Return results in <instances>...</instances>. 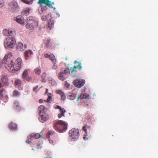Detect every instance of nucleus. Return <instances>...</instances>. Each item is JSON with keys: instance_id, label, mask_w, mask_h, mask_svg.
Returning <instances> with one entry per match:
<instances>
[{"instance_id": "nucleus-1", "label": "nucleus", "mask_w": 158, "mask_h": 158, "mask_svg": "<svg viewBox=\"0 0 158 158\" xmlns=\"http://www.w3.org/2000/svg\"><path fill=\"white\" fill-rule=\"evenodd\" d=\"M10 54L6 55L2 60V64H4L5 68L10 72H14L19 70L22 66V60L20 58H18L14 61L10 56Z\"/></svg>"}, {"instance_id": "nucleus-2", "label": "nucleus", "mask_w": 158, "mask_h": 158, "mask_svg": "<svg viewBox=\"0 0 158 158\" xmlns=\"http://www.w3.org/2000/svg\"><path fill=\"white\" fill-rule=\"evenodd\" d=\"M55 130L59 132H63L67 129V124L63 120L56 121L53 125Z\"/></svg>"}, {"instance_id": "nucleus-3", "label": "nucleus", "mask_w": 158, "mask_h": 158, "mask_svg": "<svg viewBox=\"0 0 158 158\" xmlns=\"http://www.w3.org/2000/svg\"><path fill=\"white\" fill-rule=\"evenodd\" d=\"M26 22V27L30 30H34L38 25L37 22L32 17H28L27 19Z\"/></svg>"}, {"instance_id": "nucleus-4", "label": "nucleus", "mask_w": 158, "mask_h": 158, "mask_svg": "<svg viewBox=\"0 0 158 158\" xmlns=\"http://www.w3.org/2000/svg\"><path fill=\"white\" fill-rule=\"evenodd\" d=\"M22 1L26 4H30L32 3L33 0H22ZM38 3L40 6H41L43 4H44L49 7H52V5L54 4L53 2H51L49 0H39Z\"/></svg>"}, {"instance_id": "nucleus-5", "label": "nucleus", "mask_w": 158, "mask_h": 158, "mask_svg": "<svg viewBox=\"0 0 158 158\" xmlns=\"http://www.w3.org/2000/svg\"><path fill=\"white\" fill-rule=\"evenodd\" d=\"M16 41L14 38L7 37L5 40L4 46L5 48H12L14 47Z\"/></svg>"}, {"instance_id": "nucleus-6", "label": "nucleus", "mask_w": 158, "mask_h": 158, "mask_svg": "<svg viewBox=\"0 0 158 158\" xmlns=\"http://www.w3.org/2000/svg\"><path fill=\"white\" fill-rule=\"evenodd\" d=\"M69 135L72 139L76 140L79 136V130L78 129L72 128L69 131Z\"/></svg>"}, {"instance_id": "nucleus-7", "label": "nucleus", "mask_w": 158, "mask_h": 158, "mask_svg": "<svg viewBox=\"0 0 158 158\" xmlns=\"http://www.w3.org/2000/svg\"><path fill=\"white\" fill-rule=\"evenodd\" d=\"M85 82V80L83 79H78L74 80L73 82V83L75 87L80 88L83 86Z\"/></svg>"}, {"instance_id": "nucleus-8", "label": "nucleus", "mask_w": 158, "mask_h": 158, "mask_svg": "<svg viewBox=\"0 0 158 158\" xmlns=\"http://www.w3.org/2000/svg\"><path fill=\"white\" fill-rule=\"evenodd\" d=\"M28 69H26L23 71L22 74V78L23 80L29 81H31L32 78L28 75Z\"/></svg>"}, {"instance_id": "nucleus-9", "label": "nucleus", "mask_w": 158, "mask_h": 158, "mask_svg": "<svg viewBox=\"0 0 158 158\" xmlns=\"http://www.w3.org/2000/svg\"><path fill=\"white\" fill-rule=\"evenodd\" d=\"M55 109H60V114L58 115V117L59 118H61L62 116H64V114L66 112V110L64 108H62L59 105H56L55 107Z\"/></svg>"}, {"instance_id": "nucleus-10", "label": "nucleus", "mask_w": 158, "mask_h": 158, "mask_svg": "<svg viewBox=\"0 0 158 158\" xmlns=\"http://www.w3.org/2000/svg\"><path fill=\"white\" fill-rule=\"evenodd\" d=\"M74 64H78L77 65L74 66L73 67H71L70 69L71 70V72H73L76 71L77 69H78L79 70L81 69L82 67L81 65V63L80 62H78L77 60H75L74 62Z\"/></svg>"}, {"instance_id": "nucleus-11", "label": "nucleus", "mask_w": 158, "mask_h": 158, "mask_svg": "<svg viewBox=\"0 0 158 158\" xmlns=\"http://www.w3.org/2000/svg\"><path fill=\"white\" fill-rule=\"evenodd\" d=\"M40 117H39L40 121L42 123H44L48 119V116L47 113L39 114Z\"/></svg>"}, {"instance_id": "nucleus-12", "label": "nucleus", "mask_w": 158, "mask_h": 158, "mask_svg": "<svg viewBox=\"0 0 158 158\" xmlns=\"http://www.w3.org/2000/svg\"><path fill=\"white\" fill-rule=\"evenodd\" d=\"M42 135L39 133H32L28 137L27 139L30 140L42 138Z\"/></svg>"}, {"instance_id": "nucleus-13", "label": "nucleus", "mask_w": 158, "mask_h": 158, "mask_svg": "<svg viewBox=\"0 0 158 158\" xmlns=\"http://www.w3.org/2000/svg\"><path fill=\"white\" fill-rule=\"evenodd\" d=\"M44 56L45 58H49L53 63L56 62V59L54 55L51 53L44 54Z\"/></svg>"}, {"instance_id": "nucleus-14", "label": "nucleus", "mask_w": 158, "mask_h": 158, "mask_svg": "<svg viewBox=\"0 0 158 158\" xmlns=\"http://www.w3.org/2000/svg\"><path fill=\"white\" fill-rule=\"evenodd\" d=\"M27 48V46L25 44L24 46L21 43H19L16 47V49L18 51H23Z\"/></svg>"}, {"instance_id": "nucleus-15", "label": "nucleus", "mask_w": 158, "mask_h": 158, "mask_svg": "<svg viewBox=\"0 0 158 158\" xmlns=\"http://www.w3.org/2000/svg\"><path fill=\"white\" fill-rule=\"evenodd\" d=\"M15 20L17 23L23 25L24 24V19L21 16H18L15 18H14Z\"/></svg>"}, {"instance_id": "nucleus-16", "label": "nucleus", "mask_w": 158, "mask_h": 158, "mask_svg": "<svg viewBox=\"0 0 158 158\" xmlns=\"http://www.w3.org/2000/svg\"><path fill=\"white\" fill-rule=\"evenodd\" d=\"M32 54L33 52L31 50H28L25 51L24 53L25 59L26 60L28 59Z\"/></svg>"}, {"instance_id": "nucleus-17", "label": "nucleus", "mask_w": 158, "mask_h": 158, "mask_svg": "<svg viewBox=\"0 0 158 158\" xmlns=\"http://www.w3.org/2000/svg\"><path fill=\"white\" fill-rule=\"evenodd\" d=\"M52 42L51 41L50 39L47 38L44 42L45 46L47 48H49L52 46Z\"/></svg>"}, {"instance_id": "nucleus-18", "label": "nucleus", "mask_w": 158, "mask_h": 158, "mask_svg": "<svg viewBox=\"0 0 158 158\" xmlns=\"http://www.w3.org/2000/svg\"><path fill=\"white\" fill-rule=\"evenodd\" d=\"M46 107L43 105H41L38 107V110L39 111V114L46 113Z\"/></svg>"}, {"instance_id": "nucleus-19", "label": "nucleus", "mask_w": 158, "mask_h": 158, "mask_svg": "<svg viewBox=\"0 0 158 158\" xmlns=\"http://www.w3.org/2000/svg\"><path fill=\"white\" fill-rule=\"evenodd\" d=\"M4 96L6 98H8L7 92L4 89H3L0 90V96L1 99L3 98Z\"/></svg>"}, {"instance_id": "nucleus-20", "label": "nucleus", "mask_w": 158, "mask_h": 158, "mask_svg": "<svg viewBox=\"0 0 158 158\" xmlns=\"http://www.w3.org/2000/svg\"><path fill=\"white\" fill-rule=\"evenodd\" d=\"M89 95L88 94H81L80 96L78 97L77 100H79V99H88L89 98Z\"/></svg>"}, {"instance_id": "nucleus-21", "label": "nucleus", "mask_w": 158, "mask_h": 158, "mask_svg": "<svg viewBox=\"0 0 158 158\" xmlns=\"http://www.w3.org/2000/svg\"><path fill=\"white\" fill-rule=\"evenodd\" d=\"M9 128L10 130H15L17 129V124L12 122L10 123L9 124Z\"/></svg>"}, {"instance_id": "nucleus-22", "label": "nucleus", "mask_w": 158, "mask_h": 158, "mask_svg": "<svg viewBox=\"0 0 158 158\" xmlns=\"http://www.w3.org/2000/svg\"><path fill=\"white\" fill-rule=\"evenodd\" d=\"M1 81L6 85H7L8 84V79L6 77L2 76L1 78Z\"/></svg>"}, {"instance_id": "nucleus-23", "label": "nucleus", "mask_w": 158, "mask_h": 158, "mask_svg": "<svg viewBox=\"0 0 158 158\" xmlns=\"http://www.w3.org/2000/svg\"><path fill=\"white\" fill-rule=\"evenodd\" d=\"M54 26V22L53 20L50 19L48 22V27L50 29L52 28Z\"/></svg>"}, {"instance_id": "nucleus-24", "label": "nucleus", "mask_w": 158, "mask_h": 158, "mask_svg": "<svg viewBox=\"0 0 158 158\" xmlns=\"http://www.w3.org/2000/svg\"><path fill=\"white\" fill-rule=\"evenodd\" d=\"M55 134V133L54 131H50L48 132L47 134V138L48 139H50V135H53Z\"/></svg>"}, {"instance_id": "nucleus-25", "label": "nucleus", "mask_w": 158, "mask_h": 158, "mask_svg": "<svg viewBox=\"0 0 158 158\" xmlns=\"http://www.w3.org/2000/svg\"><path fill=\"white\" fill-rule=\"evenodd\" d=\"M62 72H60L59 74V78L61 80L64 81L65 79L62 73Z\"/></svg>"}, {"instance_id": "nucleus-26", "label": "nucleus", "mask_w": 158, "mask_h": 158, "mask_svg": "<svg viewBox=\"0 0 158 158\" xmlns=\"http://www.w3.org/2000/svg\"><path fill=\"white\" fill-rule=\"evenodd\" d=\"M52 95L51 93H49L48 95V98L47 100V102L50 103L51 102L52 100Z\"/></svg>"}, {"instance_id": "nucleus-27", "label": "nucleus", "mask_w": 158, "mask_h": 158, "mask_svg": "<svg viewBox=\"0 0 158 158\" xmlns=\"http://www.w3.org/2000/svg\"><path fill=\"white\" fill-rule=\"evenodd\" d=\"M90 126H88L87 124H85L82 128V130H83L86 133H87V129L86 128H89L90 127Z\"/></svg>"}, {"instance_id": "nucleus-28", "label": "nucleus", "mask_w": 158, "mask_h": 158, "mask_svg": "<svg viewBox=\"0 0 158 158\" xmlns=\"http://www.w3.org/2000/svg\"><path fill=\"white\" fill-rule=\"evenodd\" d=\"M21 14L23 15H25L27 16L29 14V11L28 10L23 11L22 12Z\"/></svg>"}, {"instance_id": "nucleus-29", "label": "nucleus", "mask_w": 158, "mask_h": 158, "mask_svg": "<svg viewBox=\"0 0 158 158\" xmlns=\"http://www.w3.org/2000/svg\"><path fill=\"white\" fill-rule=\"evenodd\" d=\"M20 93L19 92L16 90H14L13 92V95L14 96L16 97L19 96L20 95Z\"/></svg>"}, {"instance_id": "nucleus-30", "label": "nucleus", "mask_w": 158, "mask_h": 158, "mask_svg": "<svg viewBox=\"0 0 158 158\" xmlns=\"http://www.w3.org/2000/svg\"><path fill=\"white\" fill-rule=\"evenodd\" d=\"M60 72H62V73L64 74H66L67 73H69V70L68 69H66L64 70H62Z\"/></svg>"}, {"instance_id": "nucleus-31", "label": "nucleus", "mask_w": 158, "mask_h": 158, "mask_svg": "<svg viewBox=\"0 0 158 158\" xmlns=\"http://www.w3.org/2000/svg\"><path fill=\"white\" fill-rule=\"evenodd\" d=\"M35 72L36 74L39 75L41 72V71L40 68H37L35 69Z\"/></svg>"}, {"instance_id": "nucleus-32", "label": "nucleus", "mask_w": 158, "mask_h": 158, "mask_svg": "<svg viewBox=\"0 0 158 158\" xmlns=\"http://www.w3.org/2000/svg\"><path fill=\"white\" fill-rule=\"evenodd\" d=\"M21 81L19 79H16L15 81V85H19L21 84Z\"/></svg>"}, {"instance_id": "nucleus-33", "label": "nucleus", "mask_w": 158, "mask_h": 158, "mask_svg": "<svg viewBox=\"0 0 158 158\" xmlns=\"http://www.w3.org/2000/svg\"><path fill=\"white\" fill-rule=\"evenodd\" d=\"M14 106L15 108H16L17 109H19V103L17 101H15L14 104Z\"/></svg>"}, {"instance_id": "nucleus-34", "label": "nucleus", "mask_w": 158, "mask_h": 158, "mask_svg": "<svg viewBox=\"0 0 158 158\" xmlns=\"http://www.w3.org/2000/svg\"><path fill=\"white\" fill-rule=\"evenodd\" d=\"M3 34L6 36H8L9 35L8 30L6 29L4 30L3 31Z\"/></svg>"}, {"instance_id": "nucleus-35", "label": "nucleus", "mask_w": 158, "mask_h": 158, "mask_svg": "<svg viewBox=\"0 0 158 158\" xmlns=\"http://www.w3.org/2000/svg\"><path fill=\"white\" fill-rule=\"evenodd\" d=\"M8 32L9 33V35L10 36H12L14 33L15 32L11 29H10L8 30Z\"/></svg>"}, {"instance_id": "nucleus-36", "label": "nucleus", "mask_w": 158, "mask_h": 158, "mask_svg": "<svg viewBox=\"0 0 158 158\" xmlns=\"http://www.w3.org/2000/svg\"><path fill=\"white\" fill-rule=\"evenodd\" d=\"M10 4H12L13 6H14L15 7H17L18 6L17 3L15 1H13L10 2Z\"/></svg>"}, {"instance_id": "nucleus-37", "label": "nucleus", "mask_w": 158, "mask_h": 158, "mask_svg": "<svg viewBox=\"0 0 158 158\" xmlns=\"http://www.w3.org/2000/svg\"><path fill=\"white\" fill-rule=\"evenodd\" d=\"M49 82L52 84V85H56V82L54 80H51L49 81Z\"/></svg>"}, {"instance_id": "nucleus-38", "label": "nucleus", "mask_w": 158, "mask_h": 158, "mask_svg": "<svg viewBox=\"0 0 158 158\" xmlns=\"http://www.w3.org/2000/svg\"><path fill=\"white\" fill-rule=\"evenodd\" d=\"M61 99L63 100H64L66 98V96L64 94V93H63V94L60 95Z\"/></svg>"}, {"instance_id": "nucleus-39", "label": "nucleus", "mask_w": 158, "mask_h": 158, "mask_svg": "<svg viewBox=\"0 0 158 158\" xmlns=\"http://www.w3.org/2000/svg\"><path fill=\"white\" fill-rule=\"evenodd\" d=\"M47 18L46 16L44 15L42 17L41 19L43 21H45L47 20Z\"/></svg>"}, {"instance_id": "nucleus-40", "label": "nucleus", "mask_w": 158, "mask_h": 158, "mask_svg": "<svg viewBox=\"0 0 158 158\" xmlns=\"http://www.w3.org/2000/svg\"><path fill=\"white\" fill-rule=\"evenodd\" d=\"M56 92L57 94H59L60 95H61V94H63V93H64L62 91L60 90H57Z\"/></svg>"}, {"instance_id": "nucleus-41", "label": "nucleus", "mask_w": 158, "mask_h": 158, "mask_svg": "<svg viewBox=\"0 0 158 158\" xmlns=\"http://www.w3.org/2000/svg\"><path fill=\"white\" fill-rule=\"evenodd\" d=\"M52 68L54 69H56L57 68V65L56 63L54 64L52 66Z\"/></svg>"}, {"instance_id": "nucleus-42", "label": "nucleus", "mask_w": 158, "mask_h": 158, "mask_svg": "<svg viewBox=\"0 0 158 158\" xmlns=\"http://www.w3.org/2000/svg\"><path fill=\"white\" fill-rule=\"evenodd\" d=\"M4 5L3 1L2 0H0V7H2Z\"/></svg>"}, {"instance_id": "nucleus-43", "label": "nucleus", "mask_w": 158, "mask_h": 158, "mask_svg": "<svg viewBox=\"0 0 158 158\" xmlns=\"http://www.w3.org/2000/svg\"><path fill=\"white\" fill-rule=\"evenodd\" d=\"M38 85H36L35 87H34L33 89V91L35 92H36L37 90H36L38 88Z\"/></svg>"}, {"instance_id": "nucleus-44", "label": "nucleus", "mask_w": 158, "mask_h": 158, "mask_svg": "<svg viewBox=\"0 0 158 158\" xmlns=\"http://www.w3.org/2000/svg\"><path fill=\"white\" fill-rule=\"evenodd\" d=\"M40 8H41V10L39 9V12L41 14L43 12L44 10L42 9V8L41 7Z\"/></svg>"}, {"instance_id": "nucleus-45", "label": "nucleus", "mask_w": 158, "mask_h": 158, "mask_svg": "<svg viewBox=\"0 0 158 158\" xmlns=\"http://www.w3.org/2000/svg\"><path fill=\"white\" fill-rule=\"evenodd\" d=\"M29 139H28V140H27L26 141V142L27 143H28V144H30L31 143V142L29 140Z\"/></svg>"}, {"instance_id": "nucleus-46", "label": "nucleus", "mask_w": 158, "mask_h": 158, "mask_svg": "<svg viewBox=\"0 0 158 158\" xmlns=\"http://www.w3.org/2000/svg\"><path fill=\"white\" fill-rule=\"evenodd\" d=\"M45 77H46V74L45 73H44L42 74V76H41V77L42 78H43Z\"/></svg>"}, {"instance_id": "nucleus-47", "label": "nucleus", "mask_w": 158, "mask_h": 158, "mask_svg": "<svg viewBox=\"0 0 158 158\" xmlns=\"http://www.w3.org/2000/svg\"><path fill=\"white\" fill-rule=\"evenodd\" d=\"M39 102L40 103H42L43 102V100L42 99H40L39 100Z\"/></svg>"}, {"instance_id": "nucleus-48", "label": "nucleus", "mask_w": 158, "mask_h": 158, "mask_svg": "<svg viewBox=\"0 0 158 158\" xmlns=\"http://www.w3.org/2000/svg\"><path fill=\"white\" fill-rule=\"evenodd\" d=\"M40 145V143H39L38 144H37V148H38L39 147V146Z\"/></svg>"}, {"instance_id": "nucleus-49", "label": "nucleus", "mask_w": 158, "mask_h": 158, "mask_svg": "<svg viewBox=\"0 0 158 158\" xmlns=\"http://www.w3.org/2000/svg\"><path fill=\"white\" fill-rule=\"evenodd\" d=\"M49 139L50 140L49 141H50V143H53V141L52 140H50V139Z\"/></svg>"}, {"instance_id": "nucleus-50", "label": "nucleus", "mask_w": 158, "mask_h": 158, "mask_svg": "<svg viewBox=\"0 0 158 158\" xmlns=\"http://www.w3.org/2000/svg\"><path fill=\"white\" fill-rule=\"evenodd\" d=\"M48 92V89H46L45 93H47Z\"/></svg>"}, {"instance_id": "nucleus-51", "label": "nucleus", "mask_w": 158, "mask_h": 158, "mask_svg": "<svg viewBox=\"0 0 158 158\" xmlns=\"http://www.w3.org/2000/svg\"><path fill=\"white\" fill-rule=\"evenodd\" d=\"M44 158H52V157H45Z\"/></svg>"}, {"instance_id": "nucleus-52", "label": "nucleus", "mask_w": 158, "mask_h": 158, "mask_svg": "<svg viewBox=\"0 0 158 158\" xmlns=\"http://www.w3.org/2000/svg\"><path fill=\"white\" fill-rule=\"evenodd\" d=\"M1 62H0V68H1Z\"/></svg>"}, {"instance_id": "nucleus-53", "label": "nucleus", "mask_w": 158, "mask_h": 158, "mask_svg": "<svg viewBox=\"0 0 158 158\" xmlns=\"http://www.w3.org/2000/svg\"><path fill=\"white\" fill-rule=\"evenodd\" d=\"M2 86V84L1 83H0V88Z\"/></svg>"}, {"instance_id": "nucleus-54", "label": "nucleus", "mask_w": 158, "mask_h": 158, "mask_svg": "<svg viewBox=\"0 0 158 158\" xmlns=\"http://www.w3.org/2000/svg\"><path fill=\"white\" fill-rule=\"evenodd\" d=\"M49 16V15H48V16Z\"/></svg>"}, {"instance_id": "nucleus-55", "label": "nucleus", "mask_w": 158, "mask_h": 158, "mask_svg": "<svg viewBox=\"0 0 158 158\" xmlns=\"http://www.w3.org/2000/svg\"><path fill=\"white\" fill-rule=\"evenodd\" d=\"M32 150H33V148H32Z\"/></svg>"}]
</instances>
